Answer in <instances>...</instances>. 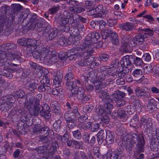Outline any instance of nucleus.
Here are the masks:
<instances>
[{
	"label": "nucleus",
	"mask_w": 159,
	"mask_h": 159,
	"mask_svg": "<svg viewBox=\"0 0 159 159\" xmlns=\"http://www.w3.org/2000/svg\"><path fill=\"white\" fill-rule=\"evenodd\" d=\"M80 36L79 34V31L77 30L74 31L72 33L71 36L68 39L69 43L68 42L67 39L64 37H60L58 41V43L61 46H64L67 44L74 43L76 40V38L79 39Z\"/></svg>",
	"instance_id": "39448f33"
},
{
	"label": "nucleus",
	"mask_w": 159,
	"mask_h": 159,
	"mask_svg": "<svg viewBox=\"0 0 159 159\" xmlns=\"http://www.w3.org/2000/svg\"><path fill=\"white\" fill-rule=\"evenodd\" d=\"M113 102L112 100L110 98H107L105 104L104 105L103 108L105 114L109 115L111 114L113 105L111 104Z\"/></svg>",
	"instance_id": "ddd939ff"
},
{
	"label": "nucleus",
	"mask_w": 159,
	"mask_h": 159,
	"mask_svg": "<svg viewBox=\"0 0 159 159\" xmlns=\"http://www.w3.org/2000/svg\"><path fill=\"white\" fill-rule=\"evenodd\" d=\"M94 1L89 0L85 1L84 6L85 7L88 9H91L94 7Z\"/></svg>",
	"instance_id": "a19ab883"
},
{
	"label": "nucleus",
	"mask_w": 159,
	"mask_h": 159,
	"mask_svg": "<svg viewBox=\"0 0 159 159\" xmlns=\"http://www.w3.org/2000/svg\"><path fill=\"white\" fill-rule=\"evenodd\" d=\"M110 76V74L107 72H100L99 73L97 80H96V81L94 82V84L96 82H100L102 85H103L102 83V81L104 80Z\"/></svg>",
	"instance_id": "aec40b11"
},
{
	"label": "nucleus",
	"mask_w": 159,
	"mask_h": 159,
	"mask_svg": "<svg viewBox=\"0 0 159 159\" xmlns=\"http://www.w3.org/2000/svg\"><path fill=\"white\" fill-rule=\"evenodd\" d=\"M125 110L127 113L129 115H132L134 111V106L131 105H128L126 107Z\"/></svg>",
	"instance_id": "a18cd8bd"
},
{
	"label": "nucleus",
	"mask_w": 159,
	"mask_h": 159,
	"mask_svg": "<svg viewBox=\"0 0 159 159\" xmlns=\"http://www.w3.org/2000/svg\"><path fill=\"white\" fill-rule=\"evenodd\" d=\"M94 51H90L89 49L81 45L71 49L68 54L70 59L72 60L78 57V64L81 66L89 65L94 61V58L91 56Z\"/></svg>",
	"instance_id": "f257e3e1"
},
{
	"label": "nucleus",
	"mask_w": 159,
	"mask_h": 159,
	"mask_svg": "<svg viewBox=\"0 0 159 159\" xmlns=\"http://www.w3.org/2000/svg\"><path fill=\"white\" fill-rule=\"evenodd\" d=\"M41 47H37V49L33 52V55L34 58L36 59H39L40 61L44 59L46 61V59L45 58L44 54L42 52Z\"/></svg>",
	"instance_id": "4468645a"
},
{
	"label": "nucleus",
	"mask_w": 159,
	"mask_h": 159,
	"mask_svg": "<svg viewBox=\"0 0 159 159\" xmlns=\"http://www.w3.org/2000/svg\"><path fill=\"white\" fill-rule=\"evenodd\" d=\"M78 157L80 159H89L85 153L82 151L80 152Z\"/></svg>",
	"instance_id": "774afa93"
},
{
	"label": "nucleus",
	"mask_w": 159,
	"mask_h": 159,
	"mask_svg": "<svg viewBox=\"0 0 159 159\" xmlns=\"http://www.w3.org/2000/svg\"><path fill=\"white\" fill-rule=\"evenodd\" d=\"M98 143H102L105 140L107 135V131L100 130L98 133Z\"/></svg>",
	"instance_id": "5701e85b"
},
{
	"label": "nucleus",
	"mask_w": 159,
	"mask_h": 159,
	"mask_svg": "<svg viewBox=\"0 0 159 159\" xmlns=\"http://www.w3.org/2000/svg\"><path fill=\"white\" fill-rule=\"evenodd\" d=\"M76 16H77V15H75V16L73 15L69 19V23L70 24H74L76 26L80 23L78 17L77 18Z\"/></svg>",
	"instance_id": "e433bc0d"
},
{
	"label": "nucleus",
	"mask_w": 159,
	"mask_h": 159,
	"mask_svg": "<svg viewBox=\"0 0 159 159\" xmlns=\"http://www.w3.org/2000/svg\"><path fill=\"white\" fill-rule=\"evenodd\" d=\"M94 8L96 12V16H98L99 17H102V15L104 14L103 6L101 4L98 5L95 8L94 7Z\"/></svg>",
	"instance_id": "cd10ccee"
},
{
	"label": "nucleus",
	"mask_w": 159,
	"mask_h": 159,
	"mask_svg": "<svg viewBox=\"0 0 159 159\" xmlns=\"http://www.w3.org/2000/svg\"><path fill=\"white\" fill-rule=\"evenodd\" d=\"M73 137L76 140H80L82 137V135L80 131L77 130L72 132Z\"/></svg>",
	"instance_id": "79ce46f5"
},
{
	"label": "nucleus",
	"mask_w": 159,
	"mask_h": 159,
	"mask_svg": "<svg viewBox=\"0 0 159 159\" xmlns=\"http://www.w3.org/2000/svg\"><path fill=\"white\" fill-rule=\"evenodd\" d=\"M50 138L51 139V146L50 147V150H52L53 152H55L57 150V147H58V144L57 140L58 139L61 141L62 137L58 134H55V137L54 136V133L53 131H50Z\"/></svg>",
	"instance_id": "9d476101"
},
{
	"label": "nucleus",
	"mask_w": 159,
	"mask_h": 159,
	"mask_svg": "<svg viewBox=\"0 0 159 159\" xmlns=\"http://www.w3.org/2000/svg\"><path fill=\"white\" fill-rule=\"evenodd\" d=\"M43 110H41L40 112L41 115L47 119H49V114L50 112L49 111V107L47 104H45L43 107H42Z\"/></svg>",
	"instance_id": "412c9836"
},
{
	"label": "nucleus",
	"mask_w": 159,
	"mask_h": 159,
	"mask_svg": "<svg viewBox=\"0 0 159 159\" xmlns=\"http://www.w3.org/2000/svg\"><path fill=\"white\" fill-rule=\"evenodd\" d=\"M112 96L113 98L118 100L124 98L125 96V93H124L118 91L113 93Z\"/></svg>",
	"instance_id": "2f4dec72"
},
{
	"label": "nucleus",
	"mask_w": 159,
	"mask_h": 159,
	"mask_svg": "<svg viewBox=\"0 0 159 159\" xmlns=\"http://www.w3.org/2000/svg\"><path fill=\"white\" fill-rule=\"evenodd\" d=\"M117 116L120 119H124L126 118V115L125 111L121 109H119L117 111Z\"/></svg>",
	"instance_id": "ea45409f"
},
{
	"label": "nucleus",
	"mask_w": 159,
	"mask_h": 159,
	"mask_svg": "<svg viewBox=\"0 0 159 159\" xmlns=\"http://www.w3.org/2000/svg\"><path fill=\"white\" fill-rule=\"evenodd\" d=\"M95 86L96 92V93H98L99 97L102 100L107 99V91L102 90V89L104 88V85H102L100 82H96L95 83Z\"/></svg>",
	"instance_id": "6e6552de"
},
{
	"label": "nucleus",
	"mask_w": 159,
	"mask_h": 159,
	"mask_svg": "<svg viewBox=\"0 0 159 159\" xmlns=\"http://www.w3.org/2000/svg\"><path fill=\"white\" fill-rule=\"evenodd\" d=\"M4 100L5 101L2 102L0 101V110L2 114L4 116L9 115L11 117V120L12 121L14 122L17 120V116L16 111L15 110H12L9 114L8 111L9 109L13 106V102L12 98L8 96H6Z\"/></svg>",
	"instance_id": "f03ea898"
},
{
	"label": "nucleus",
	"mask_w": 159,
	"mask_h": 159,
	"mask_svg": "<svg viewBox=\"0 0 159 159\" xmlns=\"http://www.w3.org/2000/svg\"><path fill=\"white\" fill-rule=\"evenodd\" d=\"M102 36L103 39H106L108 38L110 34H111L113 35V33L112 31L110 30L106 29L103 30L101 32Z\"/></svg>",
	"instance_id": "473e14b6"
},
{
	"label": "nucleus",
	"mask_w": 159,
	"mask_h": 159,
	"mask_svg": "<svg viewBox=\"0 0 159 159\" xmlns=\"http://www.w3.org/2000/svg\"><path fill=\"white\" fill-rule=\"evenodd\" d=\"M26 87L28 89L31 91L34 92V90L36 89L38 84L34 83H28L26 84Z\"/></svg>",
	"instance_id": "58836bf2"
},
{
	"label": "nucleus",
	"mask_w": 159,
	"mask_h": 159,
	"mask_svg": "<svg viewBox=\"0 0 159 159\" xmlns=\"http://www.w3.org/2000/svg\"><path fill=\"white\" fill-rule=\"evenodd\" d=\"M12 70L10 69H3L2 74L7 77L11 79L13 75L12 73Z\"/></svg>",
	"instance_id": "72a5a7b5"
},
{
	"label": "nucleus",
	"mask_w": 159,
	"mask_h": 159,
	"mask_svg": "<svg viewBox=\"0 0 159 159\" xmlns=\"http://www.w3.org/2000/svg\"><path fill=\"white\" fill-rule=\"evenodd\" d=\"M42 19L40 18V20H37L36 21V22L34 23V28L37 30L39 29L42 28L43 26V21H42Z\"/></svg>",
	"instance_id": "de8ad7c7"
},
{
	"label": "nucleus",
	"mask_w": 159,
	"mask_h": 159,
	"mask_svg": "<svg viewBox=\"0 0 159 159\" xmlns=\"http://www.w3.org/2000/svg\"><path fill=\"white\" fill-rule=\"evenodd\" d=\"M99 25V27L100 29H103L107 25L106 23L104 20H101L98 21Z\"/></svg>",
	"instance_id": "69168bd1"
},
{
	"label": "nucleus",
	"mask_w": 159,
	"mask_h": 159,
	"mask_svg": "<svg viewBox=\"0 0 159 159\" xmlns=\"http://www.w3.org/2000/svg\"><path fill=\"white\" fill-rule=\"evenodd\" d=\"M24 118L21 116L20 120L18 123V131L21 134H22L23 132H25L26 129L28 127L26 123L27 122L25 121Z\"/></svg>",
	"instance_id": "dca6fc26"
},
{
	"label": "nucleus",
	"mask_w": 159,
	"mask_h": 159,
	"mask_svg": "<svg viewBox=\"0 0 159 159\" xmlns=\"http://www.w3.org/2000/svg\"><path fill=\"white\" fill-rule=\"evenodd\" d=\"M40 110V107H34L29 109V113L32 116H37L39 114Z\"/></svg>",
	"instance_id": "c756f323"
},
{
	"label": "nucleus",
	"mask_w": 159,
	"mask_h": 159,
	"mask_svg": "<svg viewBox=\"0 0 159 159\" xmlns=\"http://www.w3.org/2000/svg\"><path fill=\"white\" fill-rule=\"evenodd\" d=\"M69 22V19L65 17H62L60 19V22L61 25H65Z\"/></svg>",
	"instance_id": "338daca9"
},
{
	"label": "nucleus",
	"mask_w": 159,
	"mask_h": 159,
	"mask_svg": "<svg viewBox=\"0 0 159 159\" xmlns=\"http://www.w3.org/2000/svg\"><path fill=\"white\" fill-rule=\"evenodd\" d=\"M10 55H11L10 57L12 58V60L13 59L16 60V61H18L19 62H20L21 61V58L20 56L18 53H11Z\"/></svg>",
	"instance_id": "09e8293b"
},
{
	"label": "nucleus",
	"mask_w": 159,
	"mask_h": 159,
	"mask_svg": "<svg viewBox=\"0 0 159 159\" xmlns=\"http://www.w3.org/2000/svg\"><path fill=\"white\" fill-rule=\"evenodd\" d=\"M14 19V17L12 16L8 18L4 15H0V26L9 28L12 24Z\"/></svg>",
	"instance_id": "1a4fd4ad"
},
{
	"label": "nucleus",
	"mask_w": 159,
	"mask_h": 159,
	"mask_svg": "<svg viewBox=\"0 0 159 159\" xmlns=\"http://www.w3.org/2000/svg\"><path fill=\"white\" fill-rule=\"evenodd\" d=\"M22 7L19 4H14L13 7V11L14 13L18 12L22 9Z\"/></svg>",
	"instance_id": "4d7b16f0"
},
{
	"label": "nucleus",
	"mask_w": 159,
	"mask_h": 159,
	"mask_svg": "<svg viewBox=\"0 0 159 159\" xmlns=\"http://www.w3.org/2000/svg\"><path fill=\"white\" fill-rule=\"evenodd\" d=\"M133 75L136 78L137 80H140L141 81L144 79V77L142 76L143 71L140 69H136L133 73Z\"/></svg>",
	"instance_id": "393cba45"
},
{
	"label": "nucleus",
	"mask_w": 159,
	"mask_h": 159,
	"mask_svg": "<svg viewBox=\"0 0 159 159\" xmlns=\"http://www.w3.org/2000/svg\"><path fill=\"white\" fill-rule=\"evenodd\" d=\"M49 130L48 132H46L44 134V136L41 135L40 136V141L43 142V143H46L48 141V138L47 136L49 134Z\"/></svg>",
	"instance_id": "37998d69"
},
{
	"label": "nucleus",
	"mask_w": 159,
	"mask_h": 159,
	"mask_svg": "<svg viewBox=\"0 0 159 159\" xmlns=\"http://www.w3.org/2000/svg\"><path fill=\"white\" fill-rule=\"evenodd\" d=\"M130 139L126 140V147L128 149L130 150L134 144L137 146V152H143V147L145 144L143 137L141 134L137 135L133 133L129 135Z\"/></svg>",
	"instance_id": "7ed1b4c3"
},
{
	"label": "nucleus",
	"mask_w": 159,
	"mask_h": 159,
	"mask_svg": "<svg viewBox=\"0 0 159 159\" xmlns=\"http://www.w3.org/2000/svg\"><path fill=\"white\" fill-rule=\"evenodd\" d=\"M33 132L34 133H37L40 132V133L43 134V132L46 131L48 132L49 130V128L47 126L43 127L41 125H35L33 128Z\"/></svg>",
	"instance_id": "4be33fe9"
},
{
	"label": "nucleus",
	"mask_w": 159,
	"mask_h": 159,
	"mask_svg": "<svg viewBox=\"0 0 159 159\" xmlns=\"http://www.w3.org/2000/svg\"><path fill=\"white\" fill-rule=\"evenodd\" d=\"M72 106V112L73 113V115H74V116H75L76 118L78 117L80 115L78 111V107L75 106Z\"/></svg>",
	"instance_id": "5fc2aeb1"
},
{
	"label": "nucleus",
	"mask_w": 159,
	"mask_h": 159,
	"mask_svg": "<svg viewBox=\"0 0 159 159\" xmlns=\"http://www.w3.org/2000/svg\"><path fill=\"white\" fill-rule=\"evenodd\" d=\"M127 73V72L125 70H122L120 71H116V76H118L119 77H124L126 74Z\"/></svg>",
	"instance_id": "052dcab7"
},
{
	"label": "nucleus",
	"mask_w": 159,
	"mask_h": 159,
	"mask_svg": "<svg viewBox=\"0 0 159 159\" xmlns=\"http://www.w3.org/2000/svg\"><path fill=\"white\" fill-rule=\"evenodd\" d=\"M67 125L70 129H72L76 125L77 120L76 118L66 121Z\"/></svg>",
	"instance_id": "f704fd0d"
},
{
	"label": "nucleus",
	"mask_w": 159,
	"mask_h": 159,
	"mask_svg": "<svg viewBox=\"0 0 159 159\" xmlns=\"http://www.w3.org/2000/svg\"><path fill=\"white\" fill-rule=\"evenodd\" d=\"M119 65V61L117 59L115 60L114 61L112 62L111 64V66L110 69L112 68V70H114V69L117 67Z\"/></svg>",
	"instance_id": "6e6d98bb"
},
{
	"label": "nucleus",
	"mask_w": 159,
	"mask_h": 159,
	"mask_svg": "<svg viewBox=\"0 0 159 159\" xmlns=\"http://www.w3.org/2000/svg\"><path fill=\"white\" fill-rule=\"evenodd\" d=\"M124 42H122V44L121 45V47L123 48L122 49L126 52H128L129 50V48L130 46H129V43L128 44V43L127 42L125 41L124 40Z\"/></svg>",
	"instance_id": "e2e57ef3"
},
{
	"label": "nucleus",
	"mask_w": 159,
	"mask_h": 159,
	"mask_svg": "<svg viewBox=\"0 0 159 159\" xmlns=\"http://www.w3.org/2000/svg\"><path fill=\"white\" fill-rule=\"evenodd\" d=\"M27 46L28 48L31 47H35V43L36 42V40L34 39H27Z\"/></svg>",
	"instance_id": "c03bdc74"
},
{
	"label": "nucleus",
	"mask_w": 159,
	"mask_h": 159,
	"mask_svg": "<svg viewBox=\"0 0 159 159\" xmlns=\"http://www.w3.org/2000/svg\"><path fill=\"white\" fill-rule=\"evenodd\" d=\"M114 37L111 38V40L112 43L115 45H117L119 44V40L117 38L118 35L115 33L113 34L112 35Z\"/></svg>",
	"instance_id": "13d9d810"
},
{
	"label": "nucleus",
	"mask_w": 159,
	"mask_h": 159,
	"mask_svg": "<svg viewBox=\"0 0 159 159\" xmlns=\"http://www.w3.org/2000/svg\"><path fill=\"white\" fill-rule=\"evenodd\" d=\"M136 66H140L143 63V61L141 58L138 57H136L135 59L134 58V61L133 62Z\"/></svg>",
	"instance_id": "bf43d9fd"
},
{
	"label": "nucleus",
	"mask_w": 159,
	"mask_h": 159,
	"mask_svg": "<svg viewBox=\"0 0 159 159\" xmlns=\"http://www.w3.org/2000/svg\"><path fill=\"white\" fill-rule=\"evenodd\" d=\"M66 85L67 88L69 90L71 94L75 93V90L77 88L76 82L75 81L71 80L66 82Z\"/></svg>",
	"instance_id": "f3484780"
},
{
	"label": "nucleus",
	"mask_w": 159,
	"mask_h": 159,
	"mask_svg": "<svg viewBox=\"0 0 159 159\" xmlns=\"http://www.w3.org/2000/svg\"><path fill=\"white\" fill-rule=\"evenodd\" d=\"M100 35L96 32H94L89 34L85 38V39L81 46L89 49L90 51H94V44L98 42L100 38Z\"/></svg>",
	"instance_id": "20e7f679"
},
{
	"label": "nucleus",
	"mask_w": 159,
	"mask_h": 159,
	"mask_svg": "<svg viewBox=\"0 0 159 159\" xmlns=\"http://www.w3.org/2000/svg\"><path fill=\"white\" fill-rule=\"evenodd\" d=\"M115 136L114 133L111 131H107V135L105 140L109 144L113 143L114 142Z\"/></svg>",
	"instance_id": "b1692460"
},
{
	"label": "nucleus",
	"mask_w": 159,
	"mask_h": 159,
	"mask_svg": "<svg viewBox=\"0 0 159 159\" xmlns=\"http://www.w3.org/2000/svg\"><path fill=\"white\" fill-rule=\"evenodd\" d=\"M61 77L58 78V76H56L54 77L53 80V84L56 85V87L59 86V85L61 82Z\"/></svg>",
	"instance_id": "603ef678"
},
{
	"label": "nucleus",
	"mask_w": 159,
	"mask_h": 159,
	"mask_svg": "<svg viewBox=\"0 0 159 159\" xmlns=\"http://www.w3.org/2000/svg\"><path fill=\"white\" fill-rule=\"evenodd\" d=\"M134 61V57L131 55H127L123 57L120 61V64L123 67L127 68L128 66H130Z\"/></svg>",
	"instance_id": "f8f14e48"
},
{
	"label": "nucleus",
	"mask_w": 159,
	"mask_h": 159,
	"mask_svg": "<svg viewBox=\"0 0 159 159\" xmlns=\"http://www.w3.org/2000/svg\"><path fill=\"white\" fill-rule=\"evenodd\" d=\"M120 28L126 31H131L134 27V24L130 22H127L123 23L120 25Z\"/></svg>",
	"instance_id": "a211bd4d"
},
{
	"label": "nucleus",
	"mask_w": 159,
	"mask_h": 159,
	"mask_svg": "<svg viewBox=\"0 0 159 159\" xmlns=\"http://www.w3.org/2000/svg\"><path fill=\"white\" fill-rule=\"evenodd\" d=\"M149 89L147 88H144L143 89H142L140 87H137L134 92L137 97H143L144 98L148 99L150 97V93L149 92Z\"/></svg>",
	"instance_id": "9b49d317"
},
{
	"label": "nucleus",
	"mask_w": 159,
	"mask_h": 159,
	"mask_svg": "<svg viewBox=\"0 0 159 159\" xmlns=\"http://www.w3.org/2000/svg\"><path fill=\"white\" fill-rule=\"evenodd\" d=\"M139 29L140 30L146 32V33H142L145 34L146 35L147 37L145 38V39L148 38V35H149L150 36H152L153 35V31L152 30H150L149 29H144L140 30V28H139Z\"/></svg>",
	"instance_id": "864d4df0"
},
{
	"label": "nucleus",
	"mask_w": 159,
	"mask_h": 159,
	"mask_svg": "<svg viewBox=\"0 0 159 159\" xmlns=\"http://www.w3.org/2000/svg\"><path fill=\"white\" fill-rule=\"evenodd\" d=\"M139 122L143 126V129L146 132H150L152 125V123L151 118L143 117L140 118Z\"/></svg>",
	"instance_id": "0eeeda50"
},
{
	"label": "nucleus",
	"mask_w": 159,
	"mask_h": 159,
	"mask_svg": "<svg viewBox=\"0 0 159 159\" xmlns=\"http://www.w3.org/2000/svg\"><path fill=\"white\" fill-rule=\"evenodd\" d=\"M138 122V118L137 116H135L133 118L131 119L130 122V125L134 127H135L137 125V124Z\"/></svg>",
	"instance_id": "680f3d73"
},
{
	"label": "nucleus",
	"mask_w": 159,
	"mask_h": 159,
	"mask_svg": "<svg viewBox=\"0 0 159 159\" xmlns=\"http://www.w3.org/2000/svg\"><path fill=\"white\" fill-rule=\"evenodd\" d=\"M64 117L66 121L76 118L74 115H73L71 110H68L64 114Z\"/></svg>",
	"instance_id": "bb28decb"
},
{
	"label": "nucleus",
	"mask_w": 159,
	"mask_h": 159,
	"mask_svg": "<svg viewBox=\"0 0 159 159\" xmlns=\"http://www.w3.org/2000/svg\"><path fill=\"white\" fill-rule=\"evenodd\" d=\"M121 151H119L118 150H116L113 152L110 155V159H121L122 156L121 154Z\"/></svg>",
	"instance_id": "a878e982"
},
{
	"label": "nucleus",
	"mask_w": 159,
	"mask_h": 159,
	"mask_svg": "<svg viewBox=\"0 0 159 159\" xmlns=\"http://www.w3.org/2000/svg\"><path fill=\"white\" fill-rule=\"evenodd\" d=\"M147 35L144 34H139L133 39L128 40V43L130 47H133L137 44H142L147 37Z\"/></svg>",
	"instance_id": "423d86ee"
},
{
	"label": "nucleus",
	"mask_w": 159,
	"mask_h": 159,
	"mask_svg": "<svg viewBox=\"0 0 159 159\" xmlns=\"http://www.w3.org/2000/svg\"><path fill=\"white\" fill-rule=\"evenodd\" d=\"M69 10L75 13H80L84 11L85 9L84 8L79 7H70Z\"/></svg>",
	"instance_id": "c85d7f7f"
},
{
	"label": "nucleus",
	"mask_w": 159,
	"mask_h": 159,
	"mask_svg": "<svg viewBox=\"0 0 159 159\" xmlns=\"http://www.w3.org/2000/svg\"><path fill=\"white\" fill-rule=\"evenodd\" d=\"M51 33H50V37L52 38L51 40L56 37V36L58 34L59 30L56 28H53L51 30Z\"/></svg>",
	"instance_id": "8fccbe9b"
},
{
	"label": "nucleus",
	"mask_w": 159,
	"mask_h": 159,
	"mask_svg": "<svg viewBox=\"0 0 159 159\" xmlns=\"http://www.w3.org/2000/svg\"><path fill=\"white\" fill-rule=\"evenodd\" d=\"M7 59L6 52L0 50V66L5 65Z\"/></svg>",
	"instance_id": "7c9ffc66"
},
{
	"label": "nucleus",
	"mask_w": 159,
	"mask_h": 159,
	"mask_svg": "<svg viewBox=\"0 0 159 159\" xmlns=\"http://www.w3.org/2000/svg\"><path fill=\"white\" fill-rule=\"evenodd\" d=\"M61 121L60 120H58L53 124V126L54 129L57 130H59L61 128Z\"/></svg>",
	"instance_id": "3c124183"
},
{
	"label": "nucleus",
	"mask_w": 159,
	"mask_h": 159,
	"mask_svg": "<svg viewBox=\"0 0 159 159\" xmlns=\"http://www.w3.org/2000/svg\"><path fill=\"white\" fill-rule=\"evenodd\" d=\"M25 95V93L22 90H19L15 93V96L18 98H22Z\"/></svg>",
	"instance_id": "0e129e2a"
},
{
	"label": "nucleus",
	"mask_w": 159,
	"mask_h": 159,
	"mask_svg": "<svg viewBox=\"0 0 159 159\" xmlns=\"http://www.w3.org/2000/svg\"><path fill=\"white\" fill-rule=\"evenodd\" d=\"M41 47L43 48L42 49V52L44 54V56H45V58L46 59V57H48V58H50V56L49 54V52L50 51V48L49 46H47L46 47H43V45H40L39 46V47Z\"/></svg>",
	"instance_id": "4c0bfd02"
},
{
	"label": "nucleus",
	"mask_w": 159,
	"mask_h": 159,
	"mask_svg": "<svg viewBox=\"0 0 159 159\" xmlns=\"http://www.w3.org/2000/svg\"><path fill=\"white\" fill-rule=\"evenodd\" d=\"M50 107L52 112L56 115H58L61 113L60 104L57 101H54L52 102Z\"/></svg>",
	"instance_id": "6ab92c4d"
},
{
	"label": "nucleus",
	"mask_w": 159,
	"mask_h": 159,
	"mask_svg": "<svg viewBox=\"0 0 159 159\" xmlns=\"http://www.w3.org/2000/svg\"><path fill=\"white\" fill-rule=\"evenodd\" d=\"M84 90L82 87L77 88L75 90V93L71 94L70 93H68L69 98H74L75 97V95H77V98L78 99H80L83 98L84 95Z\"/></svg>",
	"instance_id": "2eb2a0df"
},
{
	"label": "nucleus",
	"mask_w": 159,
	"mask_h": 159,
	"mask_svg": "<svg viewBox=\"0 0 159 159\" xmlns=\"http://www.w3.org/2000/svg\"><path fill=\"white\" fill-rule=\"evenodd\" d=\"M35 100V98L34 97H32L30 99V102L32 104L34 102H35V105L34 106V107H40V108L41 107H42V106L40 105L39 104V100L38 99H36V100H35V101H34Z\"/></svg>",
	"instance_id": "49530a36"
},
{
	"label": "nucleus",
	"mask_w": 159,
	"mask_h": 159,
	"mask_svg": "<svg viewBox=\"0 0 159 159\" xmlns=\"http://www.w3.org/2000/svg\"><path fill=\"white\" fill-rule=\"evenodd\" d=\"M97 72L96 70H93L90 71L89 74V77L87 76V78L91 79L92 80L96 81V80H97L98 77Z\"/></svg>",
	"instance_id": "c9c22d12"
}]
</instances>
